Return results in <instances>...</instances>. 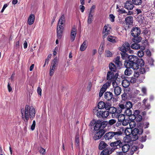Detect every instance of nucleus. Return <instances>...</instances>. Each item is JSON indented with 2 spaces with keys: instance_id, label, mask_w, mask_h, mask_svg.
Instances as JSON below:
<instances>
[{
  "instance_id": "obj_46",
  "label": "nucleus",
  "mask_w": 155,
  "mask_h": 155,
  "mask_svg": "<svg viewBox=\"0 0 155 155\" xmlns=\"http://www.w3.org/2000/svg\"><path fill=\"white\" fill-rule=\"evenodd\" d=\"M144 49V48L143 49V50H141L140 51H139L137 53V55L139 57H142L144 55V53L143 51V50Z\"/></svg>"
},
{
  "instance_id": "obj_56",
  "label": "nucleus",
  "mask_w": 155,
  "mask_h": 155,
  "mask_svg": "<svg viewBox=\"0 0 155 155\" xmlns=\"http://www.w3.org/2000/svg\"><path fill=\"white\" fill-rule=\"evenodd\" d=\"M35 120H34L33 121V123L31 125V129L32 130H33L35 129Z\"/></svg>"
},
{
  "instance_id": "obj_38",
  "label": "nucleus",
  "mask_w": 155,
  "mask_h": 155,
  "mask_svg": "<svg viewBox=\"0 0 155 155\" xmlns=\"http://www.w3.org/2000/svg\"><path fill=\"white\" fill-rule=\"evenodd\" d=\"M120 58L119 56H117L115 59V63L116 64L119 66L122 65L121 62L120 61Z\"/></svg>"
},
{
  "instance_id": "obj_18",
  "label": "nucleus",
  "mask_w": 155,
  "mask_h": 155,
  "mask_svg": "<svg viewBox=\"0 0 155 155\" xmlns=\"http://www.w3.org/2000/svg\"><path fill=\"white\" fill-rule=\"evenodd\" d=\"M125 21L126 25H131L133 23V17L131 16H128L125 18Z\"/></svg>"
},
{
  "instance_id": "obj_52",
  "label": "nucleus",
  "mask_w": 155,
  "mask_h": 155,
  "mask_svg": "<svg viewBox=\"0 0 155 155\" xmlns=\"http://www.w3.org/2000/svg\"><path fill=\"white\" fill-rule=\"evenodd\" d=\"M106 55L107 57H110L112 55V53L109 50H106Z\"/></svg>"
},
{
  "instance_id": "obj_33",
  "label": "nucleus",
  "mask_w": 155,
  "mask_h": 155,
  "mask_svg": "<svg viewBox=\"0 0 155 155\" xmlns=\"http://www.w3.org/2000/svg\"><path fill=\"white\" fill-rule=\"evenodd\" d=\"M109 68L110 70L113 72H115L117 70L116 66L112 63H110V64Z\"/></svg>"
},
{
  "instance_id": "obj_61",
  "label": "nucleus",
  "mask_w": 155,
  "mask_h": 155,
  "mask_svg": "<svg viewBox=\"0 0 155 155\" xmlns=\"http://www.w3.org/2000/svg\"><path fill=\"white\" fill-rule=\"evenodd\" d=\"M141 91L144 95L147 94V89L145 87H143L141 88Z\"/></svg>"
},
{
  "instance_id": "obj_45",
  "label": "nucleus",
  "mask_w": 155,
  "mask_h": 155,
  "mask_svg": "<svg viewBox=\"0 0 155 155\" xmlns=\"http://www.w3.org/2000/svg\"><path fill=\"white\" fill-rule=\"evenodd\" d=\"M102 116L103 118H106L109 115V112L107 111H102Z\"/></svg>"
},
{
  "instance_id": "obj_59",
  "label": "nucleus",
  "mask_w": 155,
  "mask_h": 155,
  "mask_svg": "<svg viewBox=\"0 0 155 155\" xmlns=\"http://www.w3.org/2000/svg\"><path fill=\"white\" fill-rule=\"evenodd\" d=\"M102 111L100 110L98 111L97 113V116L98 117H102Z\"/></svg>"
},
{
  "instance_id": "obj_48",
  "label": "nucleus",
  "mask_w": 155,
  "mask_h": 155,
  "mask_svg": "<svg viewBox=\"0 0 155 155\" xmlns=\"http://www.w3.org/2000/svg\"><path fill=\"white\" fill-rule=\"evenodd\" d=\"M55 69V68H53V67H52L51 66L50 68L49 73V74L50 76H51L53 75L54 73V71Z\"/></svg>"
},
{
  "instance_id": "obj_42",
  "label": "nucleus",
  "mask_w": 155,
  "mask_h": 155,
  "mask_svg": "<svg viewBox=\"0 0 155 155\" xmlns=\"http://www.w3.org/2000/svg\"><path fill=\"white\" fill-rule=\"evenodd\" d=\"M132 2L134 4L136 5H140L142 3V0H132Z\"/></svg>"
},
{
  "instance_id": "obj_12",
  "label": "nucleus",
  "mask_w": 155,
  "mask_h": 155,
  "mask_svg": "<svg viewBox=\"0 0 155 155\" xmlns=\"http://www.w3.org/2000/svg\"><path fill=\"white\" fill-rule=\"evenodd\" d=\"M111 29L110 25H105L104 27L103 32L104 34V36H106L110 32Z\"/></svg>"
},
{
  "instance_id": "obj_24",
  "label": "nucleus",
  "mask_w": 155,
  "mask_h": 155,
  "mask_svg": "<svg viewBox=\"0 0 155 155\" xmlns=\"http://www.w3.org/2000/svg\"><path fill=\"white\" fill-rule=\"evenodd\" d=\"M79 144V135L78 134H77L75 138V144L76 148L79 149H80Z\"/></svg>"
},
{
  "instance_id": "obj_58",
  "label": "nucleus",
  "mask_w": 155,
  "mask_h": 155,
  "mask_svg": "<svg viewBox=\"0 0 155 155\" xmlns=\"http://www.w3.org/2000/svg\"><path fill=\"white\" fill-rule=\"evenodd\" d=\"M109 17L110 18V20L111 21L114 22V21L115 17L113 14H110L109 15Z\"/></svg>"
},
{
  "instance_id": "obj_20",
  "label": "nucleus",
  "mask_w": 155,
  "mask_h": 155,
  "mask_svg": "<svg viewBox=\"0 0 155 155\" xmlns=\"http://www.w3.org/2000/svg\"><path fill=\"white\" fill-rule=\"evenodd\" d=\"M130 120H135L137 122L140 121L142 119V117L141 115H139L134 117V116H131Z\"/></svg>"
},
{
  "instance_id": "obj_15",
  "label": "nucleus",
  "mask_w": 155,
  "mask_h": 155,
  "mask_svg": "<svg viewBox=\"0 0 155 155\" xmlns=\"http://www.w3.org/2000/svg\"><path fill=\"white\" fill-rule=\"evenodd\" d=\"M102 122L100 120L97 121L95 123V125L94 127V130H99L101 129V128H102Z\"/></svg>"
},
{
  "instance_id": "obj_43",
  "label": "nucleus",
  "mask_w": 155,
  "mask_h": 155,
  "mask_svg": "<svg viewBox=\"0 0 155 155\" xmlns=\"http://www.w3.org/2000/svg\"><path fill=\"white\" fill-rule=\"evenodd\" d=\"M121 57L123 59H126L127 58H128V55L126 53V52H121Z\"/></svg>"
},
{
  "instance_id": "obj_27",
  "label": "nucleus",
  "mask_w": 155,
  "mask_h": 155,
  "mask_svg": "<svg viewBox=\"0 0 155 155\" xmlns=\"http://www.w3.org/2000/svg\"><path fill=\"white\" fill-rule=\"evenodd\" d=\"M149 71V68L147 66L144 67H141L139 69L140 73L142 74H144L146 72Z\"/></svg>"
},
{
  "instance_id": "obj_10",
  "label": "nucleus",
  "mask_w": 155,
  "mask_h": 155,
  "mask_svg": "<svg viewBox=\"0 0 155 155\" xmlns=\"http://www.w3.org/2000/svg\"><path fill=\"white\" fill-rule=\"evenodd\" d=\"M133 106L132 103L130 101H127L125 105L123 104H119V108L121 109L120 110H124L125 109L131 108Z\"/></svg>"
},
{
  "instance_id": "obj_23",
  "label": "nucleus",
  "mask_w": 155,
  "mask_h": 155,
  "mask_svg": "<svg viewBox=\"0 0 155 155\" xmlns=\"http://www.w3.org/2000/svg\"><path fill=\"white\" fill-rule=\"evenodd\" d=\"M114 74L113 72H112L111 71H109L107 73V80L108 81H112V80L113 79L112 81H113V78H114Z\"/></svg>"
},
{
  "instance_id": "obj_47",
  "label": "nucleus",
  "mask_w": 155,
  "mask_h": 155,
  "mask_svg": "<svg viewBox=\"0 0 155 155\" xmlns=\"http://www.w3.org/2000/svg\"><path fill=\"white\" fill-rule=\"evenodd\" d=\"M96 8V6L94 5H93L90 9V12L89 14H94V9Z\"/></svg>"
},
{
  "instance_id": "obj_14",
  "label": "nucleus",
  "mask_w": 155,
  "mask_h": 155,
  "mask_svg": "<svg viewBox=\"0 0 155 155\" xmlns=\"http://www.w3.org/2000/svg\"><path fill=\"white\" fill-rule=\"evenodd\" d=\"M112 93L110 92L107 91L104 94V97L107 101H110L113 98Z\"/></svg>"
},
{
  "instance_id": "obj_4",
  "label": "nucleus",
  "mask_w": 155,
  "mask_h": 155,
  "mask_svg": "<svg viewBox=\"0 0 155 155\" xmlns=\"http://www.w3.org/2000/svg\"><path fill=\"white\" fill-rule=\"evenodd\" d=\"M131 130V140L132 141L137 140L139 136L143 132V129L139 128H135Z\"/></svg>"
},
{
  "instance_id": "obj_11",
  "label": "nucleus",
  "mask_w": 155,
  "mask_h": 155,
  "mask_svg": "<svg viewBox=\"0 0 155 155\" xmlns=\"http://www.w3.org/2000/svg\"><path fill=\"white\" fill-rule=\"evenodd\" d=\"M77 28L75 26L72 28L70 35L71 40L72 42L75 39L77 34Z\"/></svg>"
},
{
  "instance_id": "obj_28",
  "label": "nucleus",
  "mask_w": 155,
  "mask_h": 155,
  "mask_svg": "<svg viewBox=\"0 0 155 155\" xmlns=\"http://www.w3.org/2000/svg\"><path fill=\"white\" fill-rule=\"evenodd\" d=\"M111 83V81H108L101 88V91H106L107 89L109 87Z\"/></svg>"
},
{
  "instance_id": "obj_5",
  "label": "nucleus",
  "mask_w": 155,
  "mask_h": 155,
  "mask_svg": "<svg viewBox=\"0 0 155 155\" xmlns=\"http://www.w3.org/2000/svg\"><path fill=\"white\" fill-rule=\"evenodd\" d=\"M122 134L121 131L116 132H109L106 133L104 135V137L105 139L107 140H109L114 138L116 139L119 136Z\"/></svg>"
},
{
  "instance_id": "obj_36",
  "label": "nucleus",
  "mask_w": 155,
  "mask_h": 155,
  "mask_svg": "<svg viewBox=\"0 0 155 155\" xmlns=\"http://www.w3.org/2000/svg\"><path fill=\"white\" fill-rule=\"evenodd\" d=\"M58 59L57 57H55L53 60V61L51 63V66L53 68H56L58 65Z\"/></svg>"
},
{
  "instance_id": "obj_49",
  "label": "nucleus",
  "mask_w": 155,
  "mask_h": 155,
  "mask_svg": "<svg viewBox=\"0 0 155 155\" xmlns=\"http://www.w3.org/2000/svg\"><path fill=\"white\" fill-rule=\"evenodd\" d=\"M146 137L147 136L146 135L142 136L139 138L140 141L142 142H145L146 140Z\"/></svg>"
},
{
  "instance_id": "obj_39",
  "label": "nucleus",
  "mask_w": 155,
  "mask_h": 155,
  "mask_svg": "<svg viewBox=\"0 0 155 155\" xmlns=\"http://www.w3.org/2000/svg\"><path fill=\"white\" fill-rule=\"evenodd\" d=\"M105 107V104L103 101H100L98 104V107L99 109H103Z\"/></svg>"
},
{
  "instance_id": "obj_32",
  "label": "nucleus",
  "mask_w": 155,
  "mask_h": 155,
  "mask_svg": "<svg viewBox=\"0 0 155 155\" xmlns=\"http://www.w3.org/2000/svg\"><path fill=\"white\" fill-rule=\"evenodd\" d=\"M127 69L124 71V74L126 75L130 76L132 73V71L131 69V68L126 67Z\"/></svg>"
},
{
  "instance_id": "obj_30",
  "label": "nucleus",
  "mask_w": 155,
  "mask_h": 155,
  "mask_svg": "<svg viewBox=\"0 0 155 155\" xmlns=\"http://www.w3.org/2000/svg\"><path fill=\"white\" fill-rule=\"evenodd\" d=\"M122 84L123 87L127 88L130 85V81L129 80L124 79L122 82Z\"/></svg>"
},
{
  "instance_id": "obj_53",
  "label": "nucleus",
  "mask_w": 155,
  "mask_h": 155,
  "mask_svg": "<svg viewBox=\"0 0 155 155\" xmlns=\"http://www.w3.org/2000/svg\"><path fill=\"white\" fill-rule=\"evenodd\" d=\"M137 79L134 77H132L130 78L129 81L132 84L136 83L137 81Z\"/></svg>"
},
{
  "instance_id": "obj_29",
  "label": "nucleus",
  "mask_w": 155,
  "mask_h": 155,
  "mask_svg": "<svg viewBox=\"0 0 155 155\" xmlns=\"http://www.w3.org/2000/svg\"><path fill=\"white\" fill-rule=\"evenodd\" d=\"M124 119L121 120V119L120 120V121L122 123V124L123 126H126L129 123L130 124V120L128 119H125V117L124 116ZM130 127L131 126H130Z\"/></svg>"
},
{
  "instance_id": "obj_55",
  "label": "nucleus",
  "mask_w": 155,
  "mask_h": 155,
  "mask_svg": "<svg viewBox=\"0 0 155 155\" xmlns=\"http://www.w3.org/2000/svg\"><path fill=\"white\" fill-rule=\"evenodd\" d=\"M140 113V112L139 110H135L134 114H133L132 115H131V116H134V117L135 116L140 115L139 114Z\"/></svg>"
},
{
  "instance_id": "obj_44",
  "label": "nucleus",
  "mask_w": 155,
  "mask_h": 155,
  "mask_svg": "<svg viewBox=\"0 0 155 155\" xmlns=\"http://www.w3.org/2000/svg\"><path fill=\"white\" fill-rule=\"evenodd\" d=\"M119 50L121 51L122 52H126L128 50V48L123 45L120 48Z\"/></svg>"
},
{
  "instance_id": "obj_19",
  "label": "nucleus",
  "mask_w": 155,
  "mask_h": 155,
  "mask_svg": "<svg viewBox=\"0 0 155 155\" xmlns=\"http://www.w3.org/2000/svg\"><path fill=\"white\" fill-rule=\"evenodd\" d=\"M113 151L111 150V149L109 147L104 149L101 153L100 155H109V153H111Z\"/></svg>"
},
{
  "instance_id": "obj_62",
  "label": "nucleus",
  "mask_w": 155,
  "mask_h": 155,
  "mask_svg": "<svg viewBox=\"0 0 155 155\" xmlns=\"http://www.w3.org/2000/svg\"><path fill=\"white\" fill-rule=\"evenodd\" d=\"M117 11L120 14L125 13H127L126 11L123 9H119Z\"/></svg>"
},
{
  "instance_id": "obj_60",
  "label": "nucleus",
  "mask_w": 155,
  "mask_h": 155,
  "mask_svg": "<svg viewBox=\"0 0 155 155\" xmlns=\"http://www.w3.org/2000/svg\"><path fill=\"white\" fill-rule=\"evenodd\" d=\"M110 107V104L109 103H106L105 104V107L104 108L106 110H109L110 107Z\"/></svg>"
},
{
  "instance_id": "obj_17",
  "label": "nucleus",
  "mask_w": 155,
  "mask_h": 155,
  "mask_svg": "<svg viewBox=\"0 0 155 155\" xmlns=\"http://www.w3.org/2000/svg\"><path fill=\"white\" fill-rule=\"evenodd\" d=\"M35 16L33 14H31L28 18V23L29 25L32 24L35 21Z\"/></svg>"
},
{
  "instance_id": "obj_2",
  "label": "nucleus",
  "mask_w": 155,
  "mask_h": 155,
  "mask_svg": "<svg viewBox=\"0 0 155 155\" xmlns=\"http://www.w3.org/2000/svg\"><path fill=\"white\" fill-rule=\"evenodd\" d=\"M22 117L24 119V121L27 123L29 118L32 120L35 115V109L32 106H30L28 105L25 106V110L22 109L21 110Z\"/></svg>"
},
{
  "instance_id": "obj_6",
  "label": "nucleus",
  "mask_w": 155,
  "mask_h": 155,
  "mask_svg": "<svg viewBox=\"0 0 155 155\" xmlns=\"http://www.w3.org/2000/svg\"><path fill=\"white\" fill-rule=\"evenodd\" d=\"M112 84L114 88L115 96H117L119 95L121 91V88L118 86L117 83L114 81L112 82Z\"/></svg>"
},
{
  "instance_id": "obj_3",
  "label": "nucleus",
  "mask_w": 155,
  "mask_h": 155,
  "mask_svg": "<svg viewBox=\"0 0 155 155\" xmlns=\"http://www.w3.org/2000/svg\"><path fill=\"white\" fill-rule=\"evenodd\" d=\"M130 33L133 38L132 39L134 42L139 43L141 41L142 38L139 36L140 34V30L137 27H134L132 29Z\"/></svg>"
},
{
  "instance_id": "obj_50",
  "label": "nucleus",
  "mask_w": 155,
  "mask_h": 155,
  "mask_svg": "<svg viewBox=\"0 0 155 155\" xmlns=\"http://www.w3.org/2000/svg\"><path fill=\"white\" fill-rule=\"evenodd\" d=\"M40 153L42 154V155H45V150L41 147H40L39 148Z\"/></svg>"
},
{
  "instance_id": "obj_9",
  "label": "nucleus",
  "mask_w": 155,
  "mask_h": 155,
  "mask_svg": "<svg viewBox=\"0 0 155 155\" xmlns=\"http://www.w3.org/2000/svg\"><path fill=\"white\" fill-rule=\"evenodd\" d=\"M122 142L121 140H117L116 141L111 143L110 144V145L111 147H113L111 149V150H112L114 151L115 149L117 148V146H118L119 147H120V146H121Z\"/></svg>"
},
{
  "instance_id": "obj_1",
  "label": "nucleus",
  "mask_w": 155,
  "mask_h": 155,
  "mask_svg": "<svg viewBox=\"0 0 155 155\" xmlns=\"http://www.w3.org/2000/svg\"><path fill=\"white\" fill-rule=\"evenodd\" d=\"M141 62L140 66L144 64V63L142 59H139L138 57L134 55H129L128 57V59L124 62V65L125 67L131 68L134 70H137L139 68V65L138 63L139 62Z\"/></svg>"
},
{
  "instance_id": "obj_13",
  "label": "nucleus",
  "mask_w": 155,
  "mask_h": 155,
  "mask_svg": "<svg viewBox=\"0 0 155 155\" xmlns=\"http://www.w3.org/2000/svg\"><path fill=\"white\" fill-rule=\"evenodd\" d=\"M124 7L128 10H131L133 9L134 6L131 1H127L125 4Z\"/></svg>"
},
{
  "instance_id": "obj_54",
  "label": "nucleus",
  "mask_w": 155,
  "mask_h": 155,
  "mask_svg": "<svg viewBox=\"0 0 155 155\" xmlns=\"http://www.w3.org/2000/svg\"><path fill=\"white\" fill-rule=\"evenodd\" d=\"M116 122V120L114 119H111L108 122V124L110 125H112L114 124H115Z\"/></svg>"
},
{
  "instance_id": "obj_7",
  "label": "nucleus",
  "mask_w": 155,
  "mask_h": 155,
  "mask_svg": "<svg viewBox=\"0 0 155 155\" xmlns=\"http://www.w3.org/2000/svg\"><path fill=\"white\" fill-rule=\"evenodd\" d=\"M109 114H112V117L113 118L117 117L118 116L119 113L116 108L114 107H111L108 111Z\"/></svg>"
},
{
  "instance_id": "obj_25",
  "label": "nucleus",
  "mask_w": 155,
  "mask_h": 155,
  "mask_svg": "<svg viewBox=\"0 0 155 155\" xmlns=\"http://www.w3.org/2000/svg\"><path fill=\"white\" fill-rule=\"evenodd\" d=\"M137 147L136 146H134L131 147H130V149L129 150V151H128L129 153L128 154L130 155H132L134 152L137 150Z\"/></svg>"
},
{
  "instance_id": "obj_21",
  "label": "nucleus",
  "mask_w": 155,
  "mask_h": 155,
  "mask_svg": "<svg viewBox=\"0 0 155 155\" xmlns=\"http://www.w3.org/2000/svg\"><path fill=\"white\" fill-rule=\"evenodd\" d=\"M88 45V42L87 40H85L81 45L80 50L81 51H84L87 48Z\"/></svg>"
},
{
  "instance_id": "obj_35",
  "label": "nucleus",
  "mask_w": 155,
  "mask_h": 155,
  "mask_svg": "<svg viewBox=\"0 0 155 155\" xmlns=\"http://www.w3.org/2000/svg\"><path fill=\"white\" fill-rule=\"evenodd\" d=\"M135 43L132 44L131 45V48L134 49H138L140 48V45L138 43Z\"/></svg>"
},
{
  "instance_id": "obj_37",
  "label": "nucleus",
  "mask_w": 155,
  "mask_h": 155,
  "mask_svg": "<svg viewBox=\"0 0 155 155\" xmlns=\"http://www.w3.org/2000/svg\"><path fill=\"white\" fill-rule=\"evenodd\" d=\"M107 39L108 41L113 43L115 42L116 38L115 37L112 36H109L107 38Z\"/></svg>"
},
{
  "instance_id": "obj_63",
  "label": "nucleus",
  "mask_w": 155,
  "mask_h": 155,
  "mask_svg": "<svg viewBox=\"0 0 155 155\" xmlns=\"http://www.w3.org/2000/svg\"><path fill=\"white\" fill-rule=\"evenodd\" d=\"M102 128H103L105 127L106 126L107 124H108V122L107 121H104L103 122H102Z\"/></svg>"
},
{
  "instance_id": "obj_41",
  "label": "nucleus",
  "mask_w": 155,
  "mask_h": 155,
  "mask_svg": "<svg viewBox=\"0 0 155 155\" xmlns=\"http://www.w3.org/2000/svg\"><path fill=\"white\" fill-rule=\"evenodd\" d=\"M104 45L103 43L101 44L99 47V53L100 54H101L103 52L104 50Z\"/></svg>"
},
{
  "instance_id": "obj_57",
  "label": "nucleus",
  "mask_w": 155,
  "mask_h": 155,
  "mask_svg": "<svg viewBox=\"0 0 155 155\" xmlns=\"http://www.w3.org/2000/svg\"><path fill=\"white\" fill-rule=\"evenodd\" d=\"M121 97L123 100H125L127 98V94L124 92L121 95Z\"/></svg>"
},
{
  "instance_id": "obj_26",
  "label": "nucleus",
  "mask_w": 155,
  "mask_h": 155,
  "mask_svg": "<svg viewBox=\"0 0 155 155\" xmlns=\"http://www.w3.org/2000/svg\"><path fill=\"white\" fill-rule=\"evenodd\" d=\"M108 146V145L104 141H102L99 143V149L100 150H102L106 148Z\"/></svg>"
},
{
  "instance_id": "obj_31",
  "label": "nucleus",
  "mask_w": 155,
  "mask_h": 155,
  "mask_svg": "<svg viewBox=\"0 0 155 155\" xmlns=\"http://www.w3.org/2000/svg\"><path fill=\"white\" fill-rule=\"evenodd\" d=\"M94 14H89L87 18V23L88 24H91L93 20V16Z\"/></svg>"
},
{
  "instance_id": "obj_22",
  "label": "nucleus",
  "mask_w": 155,
  "mask_h": 155,
  "mask_svg": "<svg viewBox=\"0 0 155 155\" xmlns=\"http://www.w3.org/2000/svg\"><path fill=\"white\" fill-rule=\"evenodd\" d=\"M124 111V113H125L126 114L127 116H129V119L130 120L131 116L132 114V111L130 110V108H128V109H124V110H122ZM121 111H120L121 112L122 110H121Z\"/></svg>"
},
{
  "instance_id": "obj_34",
  "label": "nucleus",
  "mask_w": 155,
  "mask_h": 155,
  "mask_svg": "<svg viewBox=\"0 0 155 155\" xmlns=\"http://www.w3.org/2000/svg\"><path fill=\"white\" fill-rule=\"evenodd\" d=\"M65 19L64 15H62L59 19L58 23L61 25H64L65 23Z\"/></svg>"
},
{
  "instance_id": "obj_16",
  "label": "nucleus",
  "mask_w": 155,
  "mask_h": 155,
  "mask_svg": "<svg viewBox=\"0 0 155 155\" xmlns=\"http://www.w3.org/2000/svg\"><path fill=\"white\" fill-rule=\"evenodd\" d=\"M120 147H122L123 152L125 153L128 151L130 149V145L128 144H124L122 143L121 146Z\"/></svg>"
},
{
  "instance_id": "obj_64",
  "label": "nucleus",
  "mask_w": 155,
  "mask_h": 155,
  "mask_svg": "<svg viewBox=\"0 0 155 155\" xmlns=\"http://www.w3.org/2000/svg\"><path fill=\"white\" fill-rule=\"evenodd\" d=\"M37 91L38 94L41 96V89L39 87H38Z\"/></svg>"
},
{
  "instance_id": "obj_8",
  "label": "nucleus",
  "mask_w": 155,
  "mask_h": 155,
  "mask_svg": "<svg viewBox=\"0 0 155 155\" xmlns=\"http://www.w3.org/2000/svg\"><path fill=\"white\" fill-rule=\"evenodd\" d=\"M105 130L104 129H100L97 131L94 137V140H96L100 139L105 133Z\"/></svg>"
},
{
  "instance_id": "obj_51",
  "label": "nucleus",
  "mask_w": 155,
  "mask_h": 155,
  "mask_svg": "<svg viewBox=\"0 0 155 155\" xmlns=\"http://www.w3.org/2000/svg\"><path fill=\"white\" fill-rule=\"evenodd\" d=\"M64 25V24L61 25V24H59V23H58L57 29L61 30H63Z\"/></svg>"
},
{
  "instance_id": "obj_40",
  "label": "nucleus",
  "mask_w": 155,
  "mask_h": 155,
  "mask_svg": "<svg viewBox=\"0 0 155 155\" xmlns=\"http://www.w3.org/2000/svg\"><path fill=\"white\" fill-rule=\"evenodd\" d=\"M63 30H61L57 29V35L58 38L60 39L62 36Z\"/></svg>"
}]
</instances>
